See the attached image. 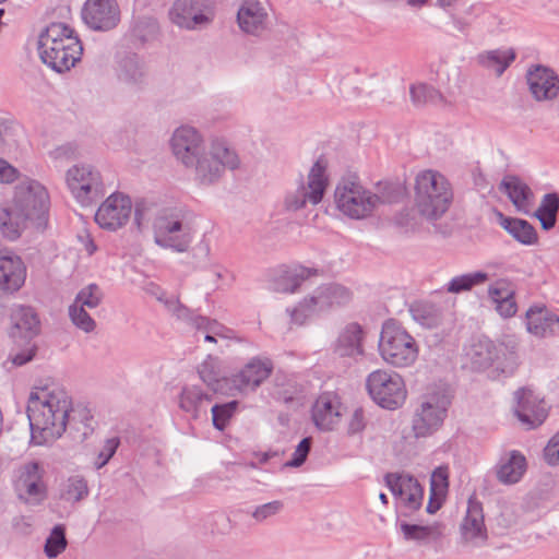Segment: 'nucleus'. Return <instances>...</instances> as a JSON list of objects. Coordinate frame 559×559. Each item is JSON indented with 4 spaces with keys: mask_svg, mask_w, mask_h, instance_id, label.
<instances>
[{
    "mask_svg": "<svg viewBox=\"0 0 559 559\" xmlns=\"http://www.w3.org/2000/svg\"><path fill=\"white\" fill-rule=\"evenodd\" d=\"M50 197L36 179L22 177L14 187L13 198L0 206V230L9 240L17 239L28 223L44 227L48 219Z\"/></svg>",
    "mask_w": 559,
    "mask_h": 559,
    "instance_id": "obj_1",
    "label": "nucleus"
},
{
    "mask_svg": "<svg viewBox=\"0 0 559 559\" xmlns=\"http://www.w3.org/2000/svg\"><path fill=\"white\" fill-rule=\"evenodd\" d=\"M72 400L62 389L39 388L31 392L27 401V417L31 441L35 445L53 442L66 431L71 418Z\"/></svg>",
    "mask_w": 559,
    "mask_h": 559,
    "instance_id": "obj_2",
    "label": "nucleus"
},
{
    "mask_svg": "<svg viewBox=\"0 0 559 559\" xmlns=\"http://www.w3.org/2000/svg\"><path fill=\"white\" fill-rule=\"evenodd\" d=\"M388 193L379 195L365 188L360 182L349 179L340 181L334 191L336 209L352 219H364L383 203L396 202L404 195L401 185H390Z\"/></svg>",
    "mask_w": 559,
    "mask_h": 559,
    "instance_id": "obj_3",
    "label": "nucleus"
},
{
    "mask_svg": "<svg viewBox=\"0 0 559 559\" xmlns=\"http://www.w3.org/2000/svg\"><path fill=\"white\" fill-rule=\"evenodd\" d=\"M41 61L58 73L69 71L80 61L83 47L74 31L63 23H51L39 35Z\"/></svg>",
    "mask_w": 559,
    "mask_h": 559,
    "instance_id": "obj_4",
    "label": "nucleus"
},
{
    "mask_svg": "<svg viewBox=\"0 0 559 559\" xmlns=\"http://www.w3.org/2000/svg\"><path fill=\"white\" fill-rule=\"evenodd\" d=\"M414 190L418 212L430 221L440 218L453 200L451 183L437 170L419 171L415 178Z\"/></svg>",
    "mask_w": 559,
    "mask_h": 559,
    "instance_id": "obj_5",
    "label": "nucleus"
},
{
    "mask_svg": "<svg viewBox=\"0 0 559 559\" xmlns=\"http://www.w3.org/2000/svg\"><path fill=\"white\" fill-rule=\"evenodd\" d=\"M238 166L239 158L236 152L224 141L217 140L185 167L192 170L193 180L198 185L209 187L222 178L226 168L236 169Z\"/></svg>",
    "mask_w": 559,
    "mask_h": 559,
    "instance_id": "obj_6",
    "label": "nucleus"
},
{
    "mask_svg": "<svg viewBox=\"0 0 559 559\" xmlns=\"http://www.w3.org/2000/svg\"><path fill=\"white\" fill-rule=\"evenodd\" d=\"M378 347L382 359L395 368L414 365L419 354L415 338L394 320L383 324Z\"/></svg>",
    "mask_w": 559,
    "mask_h": 559,
    "instance_id": "obj_7",
    "label": "nucleus"
},
{
    "mask_svg": "<svg viewBox=\"0 0 559 559\" xmlns=\"http://www.w3.org/2000/svg\"><path fill=\"white\" fill-rule=\"evenodd\" d=\"M153 234L155 243L160 248L186 252L193 241L195 229L181 211L166 210L155 217Z\"/></svg>",
    "mask_w": 559,
    "mask_h": 559,
    "instance_id": "obj_8",
    "label": "nucleus"
},
{
    "mask_svg": "<svg viewBox=\"0 0 559 559\" xmlns=\"http://www.w3.org/2000/svg\"><path fill=\"white\" fill-rule=\"evenodd\" d=\"M350 299V293L337 284H326L318 287L304 297L293 309H287L292 323L302 325L310 319L341 306Z\"/></svg>",
    "mask_w": 559,
    "mask_h": 559,
    "instance_id": "obj_9",
    "label": "nucleus"
},
{
    "mask_svg": "<svg viewBox=\"0 0 559 559\" xmlns=\"http://www.w3.org/2000/svg\"><path fill=\"white\" fill-rule=\"evenodd\" d=\"M450 403L444 390L433 389L424 394L413 416L414 436L425 438L435 433L442 426Z\"/></svg>",
    "mask_w": 559,
    "mask_h": 559,
    "instance_id": "obj_10",
    "label": "nucleus"
},
{
    "mask_svg": "<svg viewBox=\"0 0 559 559\" xmlns=\"http://www.w3.org/2000/svg\"><path fill=\"white\" fill-rule=\"evenodd\" d=\"M329 186L328 160L317 159L309 170L307 182L286 193L284 204L288 211H298L307 204H319Z\"/></svg>",
    "mask_w": 559,
    "mask_h": 559,
    "instance_id": "obj_11",
    "label": "nucleus"
},
{
    "mask_svg": "<svg viewBox=\"0 0 559 559\" xmlns=\"http://www.w3.org/2000/svg\"><path fill=\"white\" fill-rule=\"evenodd\" d=\"M66 183L71 195L83 206L93 204L105 193L103 176L91 164L70 167L66 174Z\"/></svg>",
    "mask_w": 559,
    "mask_h": 559,
    "instance_id": "obj_12",
    "label": "nucleus"
},
{
    "mask_svg": "<svg viewBox=\"0 0 559 559\" xmlns=\"http://www.w3.org/2000/svg\"><path fill=\"white\" fill-rule=\"evenodd\" d=\"M366 386L371 399L381 407L396 409L401 407L407 395L403 378L390 370L372 371L366 380Z\"/></svg>",
    "mask_w": 559,
    "mask_h": 559,
    "instance_id": "obj_13",
    "label": "nucleus"
},
{
    "mask_svg": "<svg viewBox=\"0 0 559 559\" xmlns=\"http://www.w3.org/2000/svg\"><path fill=\"white\" fill-rule=\"evenodd\" d=\"M168 17L173 24L187 31L207 27L215 19V4L212 0H175Z\"/></svg>",
    "mask_w": 559,
    "mask_h": 559,
    "instance_id": "obj_14",
    "label": "nucleus"
},
{
    "mask_svg": "<svg viewBox=\"0 0 559 559\" xmlns=\"http://www.w3.org/2000/svg\"><path fill=\"white\" fill-rule=\"evenodd\" d=\"M384 480L395 498V507L400 518L411 516L421 508L424 488L417 478L406 473H388Z\"/></svg>",
    "mask_w": 559,
    "mask_h": 559,
    "instance_id": "obj_15",
    "label": "nucleus"
},
{
    "mask_svg": "<svg viewBox=\"0 0 559 559\" xmlns=\"http://www.w3.org/2000/svg\"><path fill=\"white\" fill-rule=\"evenodd\" d=\"M44 466L35 461L24 463L15 472L14 489L22 501L38 506L47 498Z\"/></svg>",
    "mask_w": 559,
    "mask_h": 559,
    "instance_id": "obj_16",
    "label": "nucleus"
},
{
    "mask_svg": "<svg viewBox=\"0 0 559 559\" xmlns=\"http://www.w3.org/2000/svg\"><path fill=\"white\" fill-rule=\"evenodd\" d=\"M531 97L539 104L557 105L559 109V74L545 64H531L525 73Z\"/></svg>",
    "mask_w": 559,
    "mask_h": 559,
    "instance_id": "obj_17",
    "label": "nucleus"
},
{
    "mask_svg": "<svg viewBox=\"0 0 559 559\" xmlns=\"http://www.w3.org/2000/svg\"><path fill=\"white\" fill-rule=\"evenodd\" d=\"M131 213V199L124 193L114 192L97 209L95 222L103 229L115 231L129 222Z\"/></svg>",
    "mask_w": 559,
    "mask_h": 559,
    "instance_id": "obj_18",
    "label": "nucleus"
},
{
    "mask_svg": "<svg viewBox=\"0 0 559 559\" xmlns=\"http://www.w3.org/2000/svg\"><path fill=\"white\" fill-rule=\"evenodd\" d=\"M120 17L117 0H86L82 8V20L93 31H111L120 23Z\"/></svg>",
    "mask_w": 559,
    "mask_h": 559,
    "instance_id": "obj_19",
    "label": "nucleus"
},
{
    "mask_svg": "<svg viewBox=\"0 0 559 559\" xmlns=\"http://www.w3.org/2000/svg\"><path fill=\"white\" fill-rule=\"evenodd\" d=\"M171 152L183 166L191 164L205 148L201 133L191 126H180L170 138Z\"/></svg>",
    "mask_w": 559,
    "mask_h": 559,
    "instance_id": "obj_20",
    "label": "nucleus"
},
{
    "mask_svg": "<svg viewBox=\"0 0 559 559\" xmlns=\"http://www.w3.org/2000/svg\"><path fill=\"white\" fill-rule=\"evenodd\" d=\"M343 405L340 396L334 392H323L314 401L311 408V418L319 430L331 431L341 421Z\"/></svg>",
    "mask_w": 559,
    "mask_h": 559,
    "instance_id": "obj_21",
    "label": "nucleus"
},
{
    "mask_svg": "<svg viewBox=\"0 0 559 559\" xmlns=\"http://www.w3.org/2000/svg\"><path fill=\"white\" fill-rule=\"evenodd\" d=\"M237 24L242 33L260 37L269 29L270 16L260 1L245 0L237 11Z\"/></svg>",
    "mask_w": 559,
    "mask_h": 559,
    "instance_id": "obj_22",
    "label": "nucleus"
},
{
    "mask_svg": "<svg viewBox=\"0 0 559 559\" xmlns=\"http://www.w3.org/2000/svg\"><path fill=\"white\" fill-rule=\"evenodd\" d=\"M461 536L464 543L480 547L488 538L483 504L474 498L468 499L466 514L461 524Z\"/></svg>",
    "mask_w": 559,
    "mask_h": 559,
    "instance_id": "obj_23",
    "label": "nucleus"
},
{
    "mask_svg": "<svg viewBox=\"0 0 559 559\" xmlns=\"http://www.w3.org/2000/svg\"><path fill=\"white\" fill-rule=\"evenodd\" d=\"M317 275V269L301 264L281 265L271 280V288L276 293L295 294L307 280Z\"/></svg>",
    "mask_w": 559,
    "mask_h": 559,
    "instance_id": "obj_24",
    "label": "nucleus"
},
{
    "mask_svg": "<svg viewBox=\"0 0 559 559\" xmlns=\"http://www.w3.org/2000/svg\"><path fill=\"white\" fill-rule=\"evenodd\" d=\"M273 364L269 358L254 357L233 376V385L239 392L254 391L272 373Z\"/></svg>",
    "mask_w": 559,
    "mask_h": 559,
    "instance_id": "obj_25",
    "label": "nucleus"
},
{
    "mask_svg": "<svg viewBox=\"0 0 559 559\" xmlns=\"http://www.w3.org/2000/svg\"><path fill=\"white\" fill-rule=\"evenodd\" d=\"M26 278L23 260L9 250H0V293L17 292Z\"/></svg>",
    "mask_w": 559,
    "mask_h": 559,
    "instance_id": "obj_26",
    "label": "nucleus"
},
{
    "mask_svg": "<svg viewBox=\"0 0 559 559\" xmlns=\"http://www.w3.org/2000/svg\"><path fill=\"white\" fill-rule=\"evenodd\" d=\"M515 415L528 428L540 425L547 411L545 403L531 389H520L515 392Z\"/></svg>",
    "mask_w": 559,
    "mask_h": 559,
    "instance_id": "obj_27",
    "label": "nucleus"
},
{
    "mask_svg": "<svg viewBox=\"0 0 559 559\" xmlns=\"http://www.w3.org/2000/svg\"><path fill=\"white\" fill-rule=\"evenodd\" d=\"M527 332L536 337H549L559 333V316L546 307L532 306L526 311Z\"/></svg>",
    "mask_w": 559,
    "mask_h": 559,
    "instance_id": "obj_28",
    "label": "nucleus"
},
{
    "mask_svg": "<svg viewBox=\"0 0 559 559\" xmlns=\"http://www.w3.org/2000/svg\"><path fill=\"white\" fill-rule=\"evenodd\" d=\"M500 190L508 195L519 212L523 214L531 213L535 195L521 178L512 175L506 176L500 183Z\"/></svg>",
    "mask_w": 559,
    "mask_h": 559,
    "instance_id": "obj_29",
    "label": "nucleus"
},
{
    "mask_svg": "<svg viewBox=\"0 0 559 559\" xmlns=\"http://www.w3.org/2000/svg\"><path fill=\"white\" fill-rule=\"evenodd\" d=\"M526 471V459L518 451L502 455L496 465V476L501 484L512 485L520 481Z\"/></svg>",
    "mask_w": 559,
    "mask_h": 559,
    "instance_id": "obj_30",
    "label": "nucleus"
},
{
    "mask_svg": "<svg viewBox=\"0 0 559 559\" xmlns=\"http://www.w3.org/2000/svg\"><path fill=\"white\" fill-rule=\"evenodd\" d=\"M211 402L212 394H209L195 384L183 386L179 395L180 409L193 419L199 418L201 413H206Z\"/></svg>",
    "mask_w": 559,
    "mask_h": 559,
    "instance_id": "obj_31",
    "label": "nucleus"
},
{
    "mask_svg": "<svg viewBox=\"0 0 559 559\" xmlns=\"http://www.w3.org/2000/svg\"><path fill=\"white\" fill-rule=\"evenodd\" d=\"M364 331L357 323L346 325L335 343V353L341 357L356 358L364 354Z\"/></svg>",
    "mask_w": 559,
    "mask_h": 559,
    "instance_id": "obj_32",
    "label": "nucleus"
},
{
    "mask_svg": "<svg viewBox=\"0 0 559 559\" xmlns=\"http://www.w3.org/2000/svg\"><path fill=\"white\" fill-rule=\"evenodd\" d=\"M11 319L14 338L31 340L39 333V319L33 308L19 306L13 309Z\"/></svg>",
    "mask_w": 559,
    "mask_h": 559,
    "instance_id": "obj_33",
    "label": "nucleus"
},
{
    "mask_svg": "<svg viewBox=\"0 0 559 559\" xmlns=\"http://www.w3.org/2000/svg\"><path fill=\"white\" fill-rule=\"evenodd\" d=\"M400 531L406 540L418 543H429L439 539L443 533V526L440 523L429 525L412 524L405 520H399Z\"/></svg>",
    "mask_w": 559,
    "mask_h": 559,
    "instance_id": "obj_34",
    "label": "nucleus"
},
{
    "mask_svg": "<svg viewBox=\"0 0 559 559\" xmlns=\"http://www.w3.org/2000/svg\"><path fill=\"white\" fill-rule=\"evenodd\" d=\"M516 53L512 48L487 50L477 56V62L485 69L500 76L515 60Z\"/></svg>",
    "mask_w": 559,
    "mask_h": 559,
    "instance_id": "obj_35",
    "label": "nucleus"
},
{
    "mask_svg": "<svg viewBox=\"0 0 559 559\" xmlns=\"http://www.w3.org/2000/svg\"><path fill=\"white\" fill-rule=\"evenodd\" d=\"M501 216L500 225L519 242L525 246L535 245L537 231L532 224L521 218Z\"/></svg>",
    "mask_w": 559,
    "mask_h": 559,
    "instance_id": "obj_36",
    "label": "nucleus"
},
{
    "mask_svg": "<svg viewBox=\"0 0 559 559\" xmlns=\"http://www.w3.org/2000/svg\"><path fill=\"white\" fill-rule=\"evenodd\" d=\"M449 487V468L437 467L430 477V498L427 504V512L432 514L441 507V499L445 496Z\"/></svg>",
    "mask_w": 559,
    "mask_h": 559,
    "instance_id": "obj_37",
    "label": "nucleus"
},
{
    "mask_svg": "<svg viewBox=\"0 0 559 559\" xmlns=\"http://www.w3.org/2000/svg\"><path fill=\"white\" fill-rule=\"evenodd\" d=\"M466 355L474 369L483 370L495 366L497 345L490 341H479L469 347Z\"/></svg>",
    "mask_w": 559,
    "mask_h": 559,
    "instance_id": "obj_38",
    "label": "nucleus"
},
{
    "mask_svg": "<svg viewBox=\"0 0 559 559\" xmlns=\"http://www.w3.org/2000/svg\"><path fill=\"white\" fill-rule=\"evenodd\" d=\"M559 212V194L556 192L546 193L535 212L544 230H550L556 226Z\"/></svg>",
    "mask_w": 559,
    "mask_h": 559,
    "instance_id": "obj_39",
    "label": "nucleus"
},
{
    "mask_svg": "<svg viewBox=\"0 0 559 559\" xmlns=\"http://www.w3.org/2000/svg\"><path fill=\"white\" fill-rule=\"evenodd\" d=\"M495 368L502 373L511 374L518 366V345L513 341L497 345Z\"/></svg>",
    "mask_w": 559,
    "mask_h": 559,
    "instance_id": "obj_40",
    "label": "nucleus"
},
{
    "mask_svg": "<svg viewBox=\"0 0 559 559\" xmlns=\"http://www.w3.org/2000/svg\"><path fill=\"white\" fill-rule=\"evenodd\" d=\"M489 280V275L486 272L477 271L454 276L447 284V292L452 294H460L463 292L471 290L475 286L485 284Z\"/></svg>",
    "mask_w": 559,
    "mask_h": 559,
    "instance_id": "obj_41",
    "label": "nucleus"
},
{
    "mask_svg": "<svg viewBox=\"0 0 559 559\" xmlns=\"http://www.w3.org/2000/svg\"><path fill=\"white\" fill-rule=\"evenodd\" d=\"M409 92L412 102L416 106L440 104L443 102L441 93L433 86L425 83L413 84Z\"/></svg>",
    "mask_w": 559,
    "mask_h": 559,
    "instance_id": "obj_42",
    "label": "nucleus"
},
{
    "mask_svg": "<svg viewBox=\"0 0 559 559\" xmlns=\"http://www.w3.org/2000/svg\"><path fill=\"white\" fill-rule=\"evenodd\" d=\"M68 546V540L66 538V528L63 525H56L49 536L46 539L44 552L45 555L52 559L62 554Z\"/></svg>",
    "mask_w": 559,
    "mask_h": 559,
    "instance_id": "obj_43",
    "label": "nucleus"
},
{
    "mask_svg": "<svg viewBox=\"0 0 559 559\" xmlns=\"http://www.w3.org/2000/svg\"><path fill=\"white\" fill-rule=\"evenodd\" d=\"M199 376L201 380L212 389V391L217 392L222 389L219 385V370H218V361L216 358L209 356L198 368Z\"/></svg>",
    "mask_w": 559,
    "mask_h": 559,
    "instance_id": "obj_44",
    "label": "nucleus"
},
{
    "mask_svg": "<svg viewBox=\"0 0 559 559\" xmlns=\"http://www.w3.org/2000/svg\"><path fill=\"white\" fill-rule=\"evenodd\" d=\"M413 317L427 328L437 326L441 320L439 308L429 302L417 304L412 308Z\"/></svg>",
    "mask_w": 559,
    "mask_h": 559,
    "instance_id": "obj_45",
    "label": "nucleus"
},
{
    "mask_svg": "<svg viewBox=\"0 0 559 559\" xmlns=\"http://www.w3.org/2000/svg\"><path fill=\"white\" fill-rule=\"evenodd\" d=\"M88 495L86 480L79 475L68 478L63 484L62 498L67 501H80Z\"/></svg>",
    "mask_w": 559,
    "mask_h": 559,
    "instance_id": "obj_46",
    "label": "nucleus"
},
{
    "mask_svg": "<svg viewBox=\"0 0 559 559\" xmlns=\"http://www.w3.org/2000/svg\"><path fill=\"white\" fill-rule=\"evenodd\" d=\"M283 510L284 502L281 500H273L253 507L249 514L257 523L262 524L281 514Z\"/></svg>",
    "mask_w": 559,
    "mask_h": 559,
    "instance_id": "obj_47",
    "label": "nucleus"
},
{
    "mask_svg": "<svg viewBox=\"0 0 559 559\" xmlns=\"http://www.w3.org/2000/svg\"><path fill=\"white\" fill-rule=\"evenodd\" d=\"M103 297L104 294L100 287L96 284H90L78 293L73 304L84 308L94 309L100 305Z\"/></svg>",
    "mask_w": 559,
    "mask_h": 559,
    "instance_id": "obj_48",
    "label": "nucleus"
},
{
    "mask_svg": "<svg viewBox=\"0 0 559 559\" xmlns=\"http://www.w3.org/2000/svg\"><path fill=\"white\" fill-rule=\"evenodd\" d=\"M71 322L85 333H91L96 328L95 320L87 313L84 307L72 304L69 307Z\"/></svg>",
    "mask_w": 559,
    "mask_h": 559,
    "instance_id": "obj_49",
    "label": "nucleus"
},
{
    "mask_svg": "<svg viewBox=\"0 0 559 559\" xmlns=\"http://www.w3.org/2000/svg\"><path fill=\"white\" fill-rule=\"evenodd\" d=\"M236 401L226 404H216L212 407L213 425L218 430H224L237 409Z\"/></svg>",
    "mask_w": 559,
    "mask_h": 559,
    "instance_id": "obj_50",
    "label": "nucleus"
},
{
    "mask_svg": "<svg viewBox=\"0 0 559 559\" xmlns=\"http://www.w3.org/2000/svg\"><path fill=\"white\" fill-rule=\"evenodd\" d=\"M121 78L124 82L133 85L142 84L145 80V69L143 63L133 58L126 60Z\"/></svg>",
    "mask_w": 559,
    "mask_h": 559,
    "instance_id": "obj_51",
    "label": "nucleus"
},
{
    "mask_svg": "<svg viewBox=\"0 0 559 559\" xmlns=\"http://www.w3.org/2000/svg\"><path fill=\"white\" fill-rule=\"evenodd\" d=\"M515 294L512 283L507 278H499L488 287V296L495 304L499 300L512 297Z\"/></svg>",
    "mask_w": 559,
    "mask_h": 559,
    "instance_id": "obj_52",
    "label": "nucleus"
},
{
    "mask_svg": "<svg viewBox=\"0 0 559 559\" xmlns=\"http://www.w3.org/2000/svg\"><path fill=\"white\" fill-rule=\"evenodd\" d=\"M193 326L199 331L213 333L215 336L227 337V329L217 321L206 317L193 318Z\"/></svg>",
    "mask_w": 559,
    "mask_h": 559,
    "instance_id": "obj_53",
    "label": "nucleus"
},
{
    "mask_svg": "<svg viewBox=\"0 0 559 559\" xmlns=\"http://www.w3.org/2000/svg\"><path fill=\"white\" fill-rule=\"evenodd\" d=\"M118 445H119V440L116 438L107 439L105 441L103 449L99 451L97 459L94 462V465L97 469L102 468L109 462V460L116 453Z\"/></svg>",
    "mask_w": 559,
    "mask_h": 559,
    "instance_id": "obj_54",
    "label": "nucleus"
},
{
    "mask_svg": "<svg viewBox=\"0 0 559 559\" xmlns=\"http://www.w3.org/2000/svg\"><path fill=\"white\" fill-rule=\"evenodd\" d=\"M311 438L302 439L293 453V457L289 462L286 463L287 466L298 467L306 461L310 448H311Z\"/></svg>",
    "mask_w": 559,
    "mask_h": 559,
    "instance_id": "obj_55",
    "label": "nucleus"
},
{
    "mask_svg": "<svg viewBox=\"0 0 559 559\" xmlns=\"http://www.w3.org/2000/svg\"><path fill=\"white\" fill-rule=\"evenodd\" d=\"M165 305L167 309L178 319L187 320L193 325V318L198 316L193 314L190 309L181 305L177 298H170V300H166Z\"/></svg>",
    "mask_w": 559,
    "mask_h": 559,
    "instance_id": "obj_56",
    "label": "nucleus"
},
{
    "mask_svg": "<svg viewBox=\"0 0 559 559\" xmlns=\"http://www.w3.org/2000/svg\"><path fill=\"white\" fill-rule=\"evenodd\" d=\"M21 178L20 171L0 157V183L9 185Z\"/></svg>",
    "mask_w": 559,
    "mask_h": 559,
    "instance_id": "obj_57",
    "label": "nucleus"
},
{
    "mask_svg": "<svg viewBox=\"0 0 559 559\" xmlns=\"http://www.w3.org/2000/svg\"><path fill=\"white\" fill-rule=\"evenodd\" d=\"M365 427L366 417L364 411L362 408H356L348 419L347 431L349 435H356L361 432L365 429Z\"/></svg>",
    "mask_w": 559,
    "mask_h": 559,
    "instance_id": "obj_58",
    "label": "nucleus"
},
{
    "mask_svg": "<svg viewBox=\"0 0 559 559\" xmlns=\"http://www.w3.org/2000/svg\"><path fill=\"white\" fill-rule=\"evenodd\" d=\"M544 457L550 465L559 464V431L549 440L544 450Z\"/></svg>",
    "mask_w": 559,
    "mask_h": 559,
    "instance_id": "obj_59",
    "label": "nucleus"
},
{
    "mask_svg": "<svg viewBox=\"0 0 559 559\" xmlns=\"http://www.w3.org/2000/svg\"><path fill=\"white\" fill-rule=\"evenodd\" d=\"M495 305H496V310L503 318H511L518 311V305L514 299V295L507 299L499 300V301L495 302Z\"/></svg>",
    "mask_w": 559,
    "mask_h": 559,
    "instance_id": "obj_60",
    "label": "nucleus"
},
{
    "mask_svg": "<svg viewBox=\"0 0 559 559\" xmlns=\"http://www.w3.org/2000/svg\"><path fill=\"white\" fill-rule=\"evenodd\" d=\"M35 352H36L35 346L27 347L26 349L22 350L21 353L15 354L12 357V362L16 366H22L33 359Z\"/></svg>",
    "mask_w": 559,
    "mask_h": 559,
    "instance_id": "obj_61",
    "label": "nucleus"
},
{
    "mask_svg": "<svg viewBox=\"0 0 559 559\" xmlns=\"http://www.w3.org/2000/svg\"><path fill=\"white\" fill-rule=\"evenodd\" d=\"M85 250L86 252L88 253V255H92L93 253H95V251L97 250V247L96 245L94 243V241L90 238H87L86 240V243H85Z\"/></svg>",
    "mask_w": 559,
    "mask_h": 559,
    "instance_id": "obj_62",
    "label": "nucleus"
},
{
    "mask_svg": "<svg viewBox=\"0 0 559 559\" xmlns=\"http://www.w3.org/2000/svg\"><path fill=\"white\" fill-rule=\"evenodd\" d=\"M152 286L155 288V289H153V290H152V293H153L154 295H156V297H157V299H158V300H160V301H163V302L165 304V301L167 300V299L165 298V296H166V295H165V293H164V292H159L160 289H159L158 287H156V286H154V285H152Z\"/></svg>",
    "mask_w": 559,
    "mask_h": 559,
    "instance_id": "obj_63",
    "label": "nucleus"
},
{
    "mask_svg": "<svg viewBox=\"0 0 559 559\" xmlns=\"http://www.w3.org/2000/svg\"><path fill=\"white\" fill-rule=\"evenodd\" d=\"M152 286L155 288V289H153V290H152V293H153L154 295H156V297H157V299H158V300H160V301H163V302L165 304V301L167 300V299L165 298V296H166V295H165V293H164V292H159L160 289H159L158 287H156V286H154V285H152Z\"/></svg>",
    "mask_w": 559,
    "mask_h": 559,
    "instance_id": "obj_64",
    "label": "nucleus"
}]
</instances>
